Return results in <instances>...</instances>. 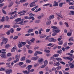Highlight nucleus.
I'll list each match as a JSON object with an SVG mask.
<instances>
[{"mask_svg":"<svg viewBox=\"0 0 74 74\" xmlns=\"http://www.w3.org/2000/svg\"><path fill=\"white\" fill-rule=\"evenodd\" d=\"M27 0H22L19 1L20 3H25L26 2Z\"/></svg>","mask_w":74,"mask_h":74,"instance_id":"nucleus-31","label":"nucleus"},{"mask_svg":"<svg viewBox=\"0 0 74 74\" xmlns=\"http://www.w3.org/2000/svg\"><path fill=\"white\" fill-rule=\"evenodd\" d=\"M5 72L7 74H10L12 73V70L11 69H7L5 71Z\"/></svg>","mask_w":74,"mask_h":74,"instance_id":"nucleus-2","label":"nucleus"},{"mask_svg":"<svg viewBox=\"0 0 74 74\" xmlns=\"http://www.w3.org/2000/svg\"><path fill=\"white\" fill-rule=\"evenodd\" d=\"M54 4L53 5V7H57V6H58V5H59L58 2L56 1H54Z\"/></svg>","mask_w":74,"mask_h":74,"instance_id":"nucleus-12","label":"nucleus"},{"mask_svg":"<svg viewBox=\"0 0 74 74\" xmlns=\"http://www.w3.org/2000/svg\"><path fill=\"white\" fill-rule=\"evenodd\" d=\"M63 58L64 59H65V60H70V61H72V60H73V58H72L68 57H63Z\"/></svg>","mask_w":74,"mask_h":74,"instance_id":"nucleus-3","label":"nucleus"},{"mask_svg":"<svg viewBox=\"0 0 74 74\" xmlns=\"http://www.w3.org/2000/svg\"><path fill=\"white\" fill-rule=\"evenodd\" d=\"M56 66H59L60 65V63H59L58 62H57L56 63Z\"/></svg>","mask_w":74,"mask_h":74,"instance_id":"nucleus-61","label":"nucleus"},{"mask_svg":"<svg viewBox=\"0 0 74 74\" xmlns=\"http://www.w3.org/2000/svg\"><path fill=\"white\" fill-rule=\"evenodd\" d=\"M53 5V4H50V3H47L44 5L43 6V7H45L46 6H48V5H49V7H52Z\"/></svg>","mask_w":74,"mask_h":74,"instance_id":"nucleus-11","label":"nucleus"},{"mask_svg":"<svg viewBox=\"0 0 74 74\" xmlns=\"http://www.w3.org/2000/svg\"><path fill=\"white\" fill-rule=\"evenodd\" d=\"M57 52L58 53L60 54L62 53V49H60L59 50H58L57 51Z\"/></svg>","mask_w":74,"mask_h":74,"instance_id":"nucleus-30","label":"nucleus"},{"mask_svg":"<svg viewBox=\"0 0 74 74\" xmlns=\"http://www.w3.org/2000/svg\"><path fill=\"white\" fill-rule=\"evenodd\" d=\"M18 47L19 48H21V47H22V44H21V43H20L18 44Z\"/></svg>","mask_w":74,"mask_h":74,"instance_id":"nucleus-55","label":"nucleus"},{"mask_svg":"<svg viewBox=\"0 0 74 74\" xmlns=\"http://www.w3.org/2000/svg\"><path fill=\"white\" fill-rule=\"evenodd\" d=\"M44 64L45 66H47L48 64V61L47 60H46L44 62Z\"/></svg>","mask_w":74,"mask_h":74,"instance_id":"nucleus-27","label":"nucleus"},{"mask_svg":"<svg viewBox=\"0 0 74 74\" xmlns=\"http://www.w3.org/2000/svg\"><path fill=\"white\" fill-rule=\"evenodd\" d=\"M4 35H5V34H1L0 35V37H1V38H1L2 39H3V37H3V36H4Z\"/></svg>","mask_w":74,"mask_h":74,"instance_id":"nucleus-42","label":"nucleus"},{"mask_svg":"<svg viewBox=\"0 0 74 74\" xmlns=\"http://www.w3.org/2000/svg\"><path fill=\"white\" fill-rule=\"evenodd\" d=\"M64 24L67 27H69V24H68V23L67 22H65Z\"/></svg>","mask_w":74,"mask_h":74,"instance_id":"nucleus-38","label":"nucleus"},{"mask_svg":"<svg viewBox=\"0 0 74 74\" xmlns=\"http://www.w3.org/2000/svg\"><path fill=\"white\" fill-rule=\"evenodd\" d=\"M51 21H47L46 23V25H50L51 24Z\"/></svg>","mask_w":74,"mask_h":74,"instance_id":"nucleus-44","label":"nucleus"},{"mask_svg":"<svg viewBox=\"0 0 74 74\" xmlns=\"http://www.w3.org/2000/svg\"><path fill=\"white\" fill-rule=\"evenodd\" d=\"M5 21V17L3 16L2 18V19L1 20V22H4Z\"/></svg>","mask_w":74,"mask_h":74,"instance_id":"nucleus-41","label":"nucleus"},{"mask_svg":"<svg viewBox=\"0 0 74 74\" xmlns=\"http://www.w3.org/2000/svg\"><path fill=\"white\" fill-rule=\"evenodd\" d=\"M46 36L47 35H44V34H41L39 36V37H40V38L42 39L45 38Z\"/></svg>","mask_w":74,"mask_h":74,"instance_id":"nucleus-7","label":"nucleus"},{"mask_svg":"<svg viewBox=\"0 0 74 74\" xmlns=\"http://www.w3.org/2000/svg\"><path fill=\"white\" fill-rule=\"evenodd\" d=\"M59 7H62V6H63V4L62 3H60L59 4Z\"/></svg>","mask_w":74,"mask_h":74,"instance_id":"nucleus-56","label":"nucleus"},{"mask_svg":"<svg viewBox=\"0 0 74 74\" xmlns=\"http://www.w3.org/2000/svg\"><path fill=\"white\" fill-rule=\"evenodd\" d=\"M16 49V48H15V47H13L12 49L11 50V52H14V51H15Z\"/></svg>","mask_w":74,"mask_h":74,"instance_id":"nucleus-24","label":"nucleus"},{"mask_svg":"<svg viewBox=\"0 0 74 74\" xmlns=\"http://www.w3.org/2000/svg\"><path fill=\"white\" fill-rule=\"evenodd\" d=\"M44 52H47V53H49V52H50V51L49 50L46 49L44 50Z\"/></svg>","mask_w":74,"mask_h":74,"instance_id":"nucleus-49","label":"nucleus"},{"mask_svg":"<svg viewBox=\"0 0 74 74\" xmlns=\"http://www.w3.org/2000/svg\"><path fill=\"white\" fill-rule=\"evenodd\" d=\"M18 38V36H15L13 38V40H16L17 38Z\"/></svg>","mask_w":74,"mask_h":74,"instance_id":"nucleus-50","label":"nucleus"},{"mask_svg":"<svg viewBox=\"0 0 74 74\" xmlns=\"http://www.w3.org/2000/svg\"><path fill=\"white\" fill-rule=\"evenodd\" d=\"M21 61H23L24 60H25V57H23L21 59Z\"/></svg>","mask_w":74,"mask_h":74,"instance_id":"nucleus-40","label":"nucleus"},{"mask_svg":"<svg viewBox=\"0 0 74 74\" xmlns=\"http://www.w3.org/2000/svg\"><path fill=\"white\" fill-rule=\"evenodd\" d=\"M63 43V40H61L58 42V44L60 45H62Z\"/></svg>","mask_w":74,"mask_h":74,"instance_id":"nucleus-26","label":"nucleus"},{"mask_svg":"<svg viewBox=\"0 0 74 74\" xmlns=\"http://www.w3.org/2000/svg\"><path fill=\"white\" fill-rule=\"evenodd\" d=\"M28 53H33V51L29 50L28 51Z\"/></svg>","mask_w":74,"mask_h":74,"instance_id":"nucleus-52","label":"nucleus"},{"mask_svg":"<svg viewBox=\"0 0 74 74\" xmlns=\"http://www.w3.org/2000/svg\"><path fill=\"white\" fill-rule=\"evenodd\" d=\"M48 40L49 42H56L57 40L56 39H54V38H49Z\"/></svg>","mask_w":74,"mask_h":74,"instance_id":"nucleus-1","label":"nucleus"},{"mask_svg":"<svg viewBox=\"0 0 74 74\" xmlns=\"http://www.w3.org/2000/svg\"><path fill=\"white\" fill-rule=\"evenodd\" d=\"M38 54V51H35L34 54V56H37Z\"/></svg>","mask_w":74,"mask_h":74,"instance_id":"nucleus-37","label":"nucleus"},{"mask_svg":"<svg viewBox=\"0 0 74 74\" xmlns=\"http://www.w3.org/2000/svg\"><path fill=\"white\" fill-rule=\"evenodd\" d=\"M26 65H23L21 66V68H25V67H26Z\"/></svg>","mask_w":74,"mask_h":74,"instance_id":"nucleus-63","label":"nucleus"},{"mask_svg":"<svg viewBox=\"0 0 74 74\" xmlns=\"http://www.w3.org/2000/svg\"><path fill=\"white\" fill-rule=\"evenodd\" d=\"M51 29H47L46 30V32L47 33H49Z\"/></svg>","mask_w":74,"mask_h":74,"instance_id":"nucleus-51","label":"nucleus"},{"mask_svg":"<svg viewBox=\"0 0 74 74\" xmlns=\"http://www.w3.org/2000/svg\"><path fill=\"white\" fill-rule=\"evenodd\" d=\"M34 71V69H31L29 71V73H30V72H33V71Z\"/></svg>","mask_w":74,"mask_h":74,"instance_id":"nucleus-58","label":"nucleus"},{"mask_svg":"<svg viewBox=\"0 0 74 74\" xmlns=\"http://www.w3.org/2000/svg\"><path fill=\"white\" fill-rule=\"evenodd\" d=\"M59 24L60 26H62V25H63V23L62 21H60L59 22Z\"/></svg>","mask_w":74,"mask_h":74,"instance_id":"nucleus-64","label":"nucleus"},{"mask_svg":"<svg viewBox=\"0 0 74 74\" xmlns=\"http://www.w3.org/2000/svg\"><path fill=\"white\" fill-rule=\"evenodd\" d=\"M62 68V66H59L56 67V69L57 70H60L61 68Z\"/></svg>","mask_w":74,"mask_h":74,"instance_id":"nucleus-28","label":"nucleus"},{"mask_svg":"<svg viewBox=\"0 0 74 74\" xmlns=\"http://www.w3.org/2000/svg\"><path fill=\"white\" fill-rule=\"evenodd\" d=\"M20 54H18L16 55L15 56V59H18V60H19V58L20 57Z\"/></svg>","mask_w":74,"mask_h":74,"instance_id":"nucleus-20","label":"nucleus"},{"mask_svg":"<svg viewBox=\"0 0 74 74\" xmlns=\"http://www.w3.org/2000/svg\"><path fill=\"white\" fill-rule=\"evenodd\" d=\"M12 27H13L15 28V27H19V26L17 25H13V26Z\"/></svg>","mask_w":74,"mask_h":74,"instance_id":"nucleus-62","label":"nucleus"},{"mask_svg":"<svg viewBox=\"0 0 74 74\" xmlns=\"http://www.w3.org/2000/svg\"><path fill=\"white\" fill-rule=\"evenodd\" d=\"M2 12H3V14L5 15H6V14H7V13L6 12H5V11L4 10L2 9Z\"/></svg>","mask_w":74,"mask_h":74,"instance_id":"nucleus-48","label":"nucleus"},{"mask_svg":"<svg viewBox=\"0 0 74 74\" xmlns=\"http://www.w3.org/2000/svg\"><path fill=\"white\" fill-rule=\"evenodd\" d=\"M32 67V65H28L27 66L26 69L29 72V71L30 70Z\"/></svg>","mask_w":74,"mask_h":74,"instance_id":"nucleus-10","label":"nucleus"},{"mask_svg":"<svg viewBox=\"0 0 74 74\" xmlns=\"http://www.w3.org/2000/svg\"><path fill=\"white\" fill-rule=\"evenodd\" d=\"M73 40V38L71 37L69 38V42L72 41Z\"/></svg>","mask_w":74,"mask_h":74,"instance_id":"nucleus-34","label":"nucleus"},{"mask_svg":"<svg viewBox=\"0 0 74 74\" xmlns=\"http://www.w3.org/2000/svg\"><path fill=\"white\" fill-rule=\"evenodd\" d=\"M59 54H54L53 55V57H58V56H59Z\"/></svg>","mask_w":74,"mask_h":74,"instance_id":"nucleus-36","label":"nucleus"},{"mask_svg":"<svg viewBox=\"0 0 74 74\" xmlns=\"http://www.w3.org/2000/svg\"><path fill=\"white\" fill-rule=\"evenodd\" d=\"M69 66L70 69H73L74 67V64H69Z\"/></svg>","mask_w":74,"mask_h":74,"instance_id":"nucleus-23","label":"nucleus"},{"mask_svg":"<svg viewBox=\"0 0 74 74\" xmlns=\"http://www.w3.org/2000/svg\"><path fill=\"white\" fill-rule=\"evenodd\" d=\"M23 62H20L18 64L19 66H22V65H23Z\"/></svg>","mask_w":74,"mask_h":74,"instance_id":"nucleus-54","label":"nucleus"},{"mask_svg":"<svg viewBox=\"0 0 74 74\" xmlns=\"http://www.w3.org/2000/svg\"><path fill=\"white\" fill-rule=\"evenodd\" d=\"M8 1L9 2V4L8 5V7H11L12 5H13V3L12 1H11V0H8Z\"/></svg>","mask_w":74,"mask_h":74,"instance_id":"nucleus-6","label":"nucleus"},{"mask_svg":"<svg viewBox=\"0 0 74 74\" xmlns=\"http://www.w3.org/2000/svg\"><path fill=\"white\" fill-rule=\"evenodd\" d=\"M2 41L3 42H5V43L6 44L8 41V39L7 38H5L4 37H2Z\"/></svg>","mask_w":74,"mask_h":74,"instance_id":"nucleus-5","label":"nucleus"},{"mask_svg":"<svg viewBox=\"0 0 74 74\" xmlns=\"http://www.w3.org/2000/svg\"><path fill=\"white\" fill-rule=\"evenodd\" d=\"M51 28L53 29V30H55L56 31H58V32H60V30H59V28L58 27H56L55 26L51 27Z\"/></svg>","mask_w":74,"mask_h":74,"instance_id":"nucleus-4","label":"nucleus"},{"mask_svg":"<svg viewBox=\"0 0 74 74\" xmlns=\"http://www.w3.org/2000/svg\"><path fill=\"white\" fill-rule=\"evenodd\" d=\"M55 59L56 60L57 62H61L62 60V59L60 58H55Z\"/></svg>","mask_w":74,"mask_h":74,"instance_id":"nucleus-9","label":"nucleus"},{"mask_svg":"<svg viewBox=\"0 0 74 74\" xmlns=\"http://www.w3.org/2000/svg\"><path fill=\"white\" fill-rule=\"evenodd\" d=\"M19 24H20V25H25V23H24L23 21H21V22H20L19 23Z\"/></svg>","mask_w":74,"mask_h":74,"instance_id":"nucleus-46","label":"nucleus"},{"mask_svg":"<svg viewBox=\"0 0 74 74\" xmlns=\"http://www.w3.org/2000/svg\"><path fill=\"white\" fill-rule=\"evenodd\" d=\"M5 51H6L5 49H2L1 50V53H6V52H5Z\"/></svg>","mask_w":74,"mask_h":74,"instance_id":"nucleus-25","label":"nucleus"},{"mask_svg":"<svg viewBox=\"0 0 74 74\" xmlns=\"http://www.w3.org/2000/svg\"><path fill=\"white\" fill-rule=\"evenodd\" d=\"M34 31V29L32 28L29 29L28 31V33H32Z\"/></svg>","mask_w":74,"mask_h":74,"instance_id":"nucleus-18","label":"nucleus"},{"mask_svg":"<svg viewBox=\"0 0 74 74\" xmlns=\"http://www.w3.org/2000/svg\"><path fill=\"white\" fill-rule=\"evenodd\" d=\"M22 72L25 74H29V71H28L27 70H25V71H23Z\"/></svg>","mask_w":74,"mask_h":74,"instance_id":"nucleus-22","label":"nucleus"},{"mask_svg":"<svg viewBox=\"0 0 74 74\" xmlns=\"http://www.w3.org/2000/svg\"><path fill=\"white\" fill-rule=\"evenodd\" d=\"M7 56L8 57L11 56V53H8L7 55Z\"/></svg>","mask_w":74,"mask_h":74,"instance_id":"nucleus-60","label":"nucleus"},{"mask_svg":"<svg viewBox=\"0 0 74 74\" xmlns=\"http://www.w3.org/2000/svg\"><path fill=\"white\" fill-rule=\"evenodd\" d=\"M38 62L40 63V64H42V58H41L39 60H38Z\"/></svg>","mask_w":74,"mask_h":74,"instance_id":"nucleus-21","label":"nucleus"},{"mask_svg":"<svg viewBox=\"0 0 74 74\" xmlns=\"http://www.w3.org/2000/svg\"><path fill=\"white\" fill-rule=\"evenodd\" d=\"M34 41H35V39L34 38H32L29 40V41H31V42H34Z\"/></svg>","mask_w":74,"mask_h":74,"instance_id":"nucleus-43","label":"nucleus"},{"mask_svg":"<svg viewBox=\"0 0 74 74\" xmlns=\"http://www.w3.org/2000/svg\"><path fill=\"white\" fill-rule=\"evenodd\" d=\"M21 21H22V19L21 18H19L16 19L14 20V21L15 22H21Z\"/></svg>","mask_w":74,"mask_h":74,"instance_id":"nucleus-14","label":"nucleus"},{"mask_svg":"<svg viewBox=\"0 0 74 74\" xmlns=\"http://www.w3.org/2000/svg\"><path fill=\"white\" fill-rule=\"evenodd\" d=\"M1 58H4V59H5V58H7V56L6 55L4 54H1L0 55Z\"/></svg>","mask_w":74,"mask_h":74,"instance_id":"nucleus-15","label":"nucleus"},{"mask_svg":"<svg viewBox=\"0 0 74 74\" xmlns=\"http://www.w3.org/2000/svg\"><path fill=\"white\" fill-rule=\"evenodd\" d=\"M16 12H17L14 11L11 13H9L8 15H13L14 14H16Z\"/></svg>","mask_w":74,"mask_h":74,"instance_id":"nucleus-19","label":"nucleus"},{"mask_svg":"<svg viewBox=\"0 0 74 74\" xmlns=\"http://www.w3.org/2000/svg\"><path fill=\"white\" fill-rule=\"evenodd\" d=\"M10 25H5L4 26V28L8 29L9 28V27H10Z\"/></svg>","mask_w":74,"mask_h":74,"instance_id":"nucleus-17","label":"nucleus"},{"mask_svg":"<svg viewBox=\"0 0 74 74\" xmlns=\"http://www.w3.org/2000/svg\"><path fill=\"white\" fill-rule=\"evenodd\" d=\"M11 60H12V58H10L8 59L7 61L8 62H11Z\"/></svg>","mask_w":74,"mask_h":74,"instance_id":"nucleus-47","label":"nucleus"},{"mask_svg":"<svg viewBox=\"0 0 74 74\" xmlns=\"http://www.w3.org/2000/svg\"><path fill=\"white\" fill-rule=\"evenodd\" d=\"M6 21L7 22H8L9 21V18L8 16H6L5 17Z\"/></svg>","mask_w":74,"mask_h":74,"instance_id":"nucleus-35","label":"nucleus"},{"mask_svg":"<svg viewBox=\"0 0 74 74\" xmlns=\"http://www.w3.org/2000/svg\"><path fill=\"white\" fill-rule=\"evenodd\" d=\"M31 62V60H27L26 61V63H30Z\"/></svg>","mask_w":74,"mask_h":74,"instance_id":"nucleus-45","label":"nucleus"},{"mask_svg":"<svg viewBox=\"0 0 74 74\" xmlns=\"http://www.w3.org/2000/svg\"><path fill=\"white\" fill-rule=\"evenodd\" d=\"M4 5V3H1L0 4V8H1L2 6H3Z\"/></svg>","mask_w":74,"mask_h":74,"instance_id":"nucleus-57","label":"nucleus"},{"mask_svg":"<svg viewBox=\"0 0 74 74\" xmlns=\"http://www.w3.org/2000/svg\"><path fill=\"white\" fill-rule=\"evenodd\" d=\"M67 35L68 36L70 37V36L71 35V34L70 33H67Z\"/></svg>","mask_w":74,"mask_h":74,"instance_id":"nucleus-59","label":"nucleus"},{"mask_svg":"<svg viewBox=\"0 0 74 74\" xmlns=\"http://www.w3.org/2000/svg\"><path fill=\"white\" fill-rule=\"evenodd\" d=\"M38 59V56H37L35 57H32L31 59L32 60H37Z\"/></svg>","mask_w":74,"mask_h":74,"instance_id":"nucleus-13","label":"nucleus"},{"mask_svg":"<svg viewBox=\"0 0 74 74\" xmlns=\"http://www.w3.org/2000/svg\"><path fill=\"white\" fill-rule=\"evenodd\" d=\"M10 33L11 32L10 31V30H9L6 32V34H7V35H10Z\"/></svg>","mask_w":74,"mask_h":74,"instance_id":"nucleus-33","label":"nucleus"},{"mask_svg":"<svg viewBox=\"0 0 74 74\" xmlns=\"http://www.w3.org/2000/svg\"><path fill=\"white\" fill-rule=\"evenodd\" d=\"M19 60H18V59H16V60L14 61L13 62L14 63H16V62H18L19 61Z\"/></svg>","mask_w":74,"mask_h":74,"instance_id":"nucleus-53","label":"nucleus"},{"mask_svg":"<svg viewBox=\"0 0 74 74\" xmlns=\"http://www.w3.org/2000/svg\"><path fill=\"white\" fill-rule=\"evenodd\" d=\"M10 32L11 33H14V29L12 28H11L10 29Z\"/></svg>","mask_w":74,"mask_h":74,"instance_id":"nucleus-29","label":"nucleus"},{"mask_svg":"<svg viewBox=\"0 0 74 74\" xmlns=\"http://www.w3.org/2000/svg\"><path fill=\"white\" fill-rule=\"evenodd\" d=\"M70 13H71V15H74V11H70Z\"/></svg>","mask_w":74,"mask_h":74,"instance_id":"nucleus-39","label":"nucleus"},{"mask_svg":"<svg viewBox=\"0 0 74 74\" xmlns=\"http://www.w3.org/2000/svg\"><path fill=\"white\" fill-rule=\"evenodd\" d=\"M10 47V45L8 44H7L5 45V48H8Z\"/></svg>","mask_w":74,"mask_h":74,"instance_id":"nucleus-32","label":"nucleus"},{"mask_svg":"<svg viewBox=\"0 0 74 74\" xmlns=\"http://www.w3.org/2000/svg\"><path fill=\"white\" fill-rule=\"evenodd\" d=\"M55 15H52V16H50L48 18V20H50L51 19H53L54 18V16Z\"/></svg>","mask_w":74,"mask_h":74,"instance_id":"nucleus-16","label":"nucleus"},{"mask_svg":"<svg viewBox=\"0 0 74 74\" xmlns=\"http://www.w3.org/2000/svg\"><path fill=\"white\" fill-rule=\"evenodd\" d=\"M53 32L54 33L52 34V36H55L56 35V33H58L59 32L58 31H56L55 30H53Z\"/></svg>","mask_w":74,"mask_h":74,"instance_id":"nucleus-8","label":"nucleus"}]
</instances>
